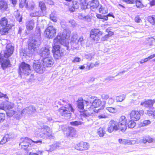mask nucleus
<instances>
[{"mask_svg": "<svg viewBox=\"0 0 155 155\" xmlns=\"http://www.w3.org/2000/svg\"><path fill=\"white\" fill-rule=\"evenodd\" d=\"M151 123L150 121L149 120H144L143 123H141L142 126H145L150 124Z\"/></svg>", "mask_w": 155, "mask_h": 155, "instance_id": "obj_48", "label": "nucleus"}, {"mask_svg": "<svg viewBox=\"0 0 155 155\" xmlns=\"http://www.w3.org/2000/svg\"><path fill=\"white\" fill-rule=\"evenodd\" d=\"M5 116L4 114L0 113V123L3 122L5 120Z\"/></svg>", "mask_w": 155, "mask_h": 155, "instance_id": "obj_50", "label": "nucleus"}, {"mask_svg": "<svg viewBox=\"0 0 155 155\" xmlns=\"http://www.w3.org/2000/svg\"><path fill=\"white\" fill-rule=\"evenodd\" d=\"M69 22L71 23L73 27H74L75 26L76 23L75 21L73 20H70Z\"/></svg>", "mask_w": 155, "mask_h": 155, "instance_id": "obj_57", "label": "nucleus"}, {"mask_svg": "<svg viewBox=\"0 0 155 155\" xmlns=\"http://www.w3.org/2000/svg\"><path fill=\"white\" fill-rule=\"evenodd\" d=\"M7 115L9 117H11L15 113V112L13 110H12L11 109H9L7 110V111L6 112Z\"/></svg>", "mask_w": 155, "mask_h": 155, "instance_id": "obj_43", "label": "nucleus"}, {"mask_svg": "<svg viewBox=\"0 0 155 155\" xmlns=\"http://www.w3.org/2000/svg\"><path fill=\"white\" fill-rule=\"evenodd\" d=\"M38 144L40 145L42 143V141L41 140H33L28 137L21 138V142L19 144V145L21 146L22 149L24 150L27 149L29 150L30 149V147H33L34 144L32 143Z\"/></svg>", "mask_w": 155, "mask_h": 155, "instance_id": "obj_5", "label": "nucleus"}, {"mask_svg": "<svg viewBox=\"0 0 155 155\" xmlns=\"http://www.w3.org/2000/svg\"><path fill=\"white\" fill-rule=\"evenodd\" d=\"M81 61V58H79L77 57L74 58V59L72 61L73 62H79Z\"/></svg>", "mask_w": 155, "mask_h": 155, "instance_id": "obj_58", "label": "nucleus"}, {"mask_svg": "<svg viewBox=\"0 0 155 155\" xmlns=\"http://www.w3.org/2000/svg\"><path fill=\"white\" fill-rule=\"evenodd\" d=\"M14 106V104H11L8 105V110L9 109H12Z\"/></svg>", "mask_w": 155, "mask_h": 155, "instance_id": "obj_62", "label": "nucleus"}, {"mask_svg": "<svg viewBox=\"0 0 155 155\" xmlns=\"http://www.w3.org/2000/svg\"><path fill=\"white\" fill-rule=\"evenodd\" d=\"M41 61L43 62L44 66L47 67H51L54 63V59L49 56L42 58Z\"/></svg>", "mask_w": 155, "mask_h": 155, "instance_id": "obj_15", "label": "nucleus"}, {"mask_svg": "<svg viewBox=\"0 0 155 155\" xmlns=\"http://www.w3.org/2000/svg\"><path fill=\"white\" fill-rule=\"evenodd\" d=\"M119 142L123 144L134 145L136 143V141L134 140H126L123 139H119Z\"/></svg>", "mask_w": 155, "mask_h": 155, "instance_id": "obj_20", "label": "nucleus"}, {"mask_svg": "<svg viewBox=\"0 0 155 155\" xmlns=\"http://www.w3.org/2000/svg\"><path fill=\"white\" fill-rule=\"evenodd\" d=\"M69 133L68 134L71 137H73L75 135L76 133V131L73 128L70 127L68 129Z\"/></svg>", "mask_w": 155, "mask_h": 155, "instance_id": "obj_30", "label": "nucleus"}, {"mask_svg": "<svg viewBox=\"0 0 155 155\" xmlns=\"http://www.w3.org/2000/svg\"><path fill=\"white\" fill-rule=\"evenodd\" d=\"M114 101V99L112 98H110L108 101V104L110 105L113 104Z\"/></svg>", "mask_w": 155, "mask_h": 155, "instance_id": "obj_56", "label": "nucleus"}, {"mask_svg": "<svg viewBox=\"0 0 155 155\" xmlns=\"http://www.w3.org/2000/svg\"><path fill=\"white\" fill-rule=\"evenodd\" d=\"M108 38V35H106L101 38V41H107Z\"/></svg>", "mask_w": 155, "mask_h": 155, "instance_id": "obj_55", "label": "nucleus"}, {"mask_svg": "<svg viewBox=\"0 0 155 155\" xmlns=\"http://www.w3.org/2000/svg\"><path fill=\"white\" fill-rule=\"evenodd\" d=\"M136 5L137 8H142L144 7L142 0H135Z\"/></svg>", "mask_w": 155, "mask_h": 155, "instance_id": "obj_35", "label": "nucleus"}, {"mask_svg": "<svg viewBox=\"0 0 155 155\" xmlns=\"http://www.w3.org/2000/svg\"><path fill=\"white\" fill-rule=\"evenodd\" d=\"M31 71L30 65L24 62H22L19 66L18 73L21 77L23 75L25 76H28L31 73Z\"/></svg>", "mask_w": 155, "mask_h": 155, "instance_id": "obj_7", "label": "nucleus"}, {"mask_svg": "<svg viewBox=\"0 0 155 155\" xmlns=\"http://www.w3.org/2000/svg\"><path fill=\"white\" fill-rule=\"evenodd\" d=\"M14 50V47L10 44H8L7 45L6 49L4 51L3 57L8 58L11 56L13 54Z\"/></svg>", "mask_w": 155, "mask_h": 155, "instance_id": "obj_14", "label": "nucleus"}, {"mask_svg": "<svg viewBox=\"0 0 155 155\" xmlns=\"http://www.w3.org/2000/svg\"><path fill=\"white\" fill-rule=\"evenodd\" d=\"M125 96L124 94L120 95L116 97V101L117 102L122 101L125 98Z\"/></svg>", "mask_w": 155, "mask_h": 155, "instance_id": "obj_37", "label": "nucleus"}, {"mask_svg": "<svg viewBox=\"0 0 155 155\" xmlns=\"http://www.w3.org/2000/svg\"><path fill=\"white\" fill-rule=\"evenodd\" d=\"M70 31L64 30L62 32L58 34L57 37L54 39L52 51L54 57L55 59H59L61 58L63 55L62 52L61 51L59 50L60 44L66 47L68 50L71 48L76 49H78L79 45L78 40H72L70 43H69L68 39L70 37Z\"/></svg>", "mask_w": 155, "mask_h": 155, "instance_id": "obj_1", "label": "nucleus"}, {"mask_svg": "<svg viewBox=\"0 0 155 155\" xmlns=\"http://www.w3.org/2000/svg\"><path fill=\"white\" fill-rule=\"evenodd\" d=\"M38 54L41 57L44 58L50 56V50L47 47L42 48L39 50Z\"/></svg>", "mask_w": 155, "mask_h": 155, "instance_id": "obj_17", "label": "nucleus"}, {"mask_svg": "<svg viewBox=\"0 0 155 155\" xmlns=\"http://www.w3.org/2000/svg\"><path fill=\"white\" fill-rule=\"evenodd\" d=\"M39 6L40 8L41 12L45 11L46 9V7L45 3L43 2L40 1L39 2Z\"/></svg>", "mask_w": 155, "mask_h": 155, "instance_id": "obj_34", "label": "nucleus"}, {"mask_svg": "<svg viewBox=\"0 0 155 155\" xmlns=\"http://www.w3.org/2000/svg\"><path fill=\"white\" fill-rule=\"evenodd\" d=\"M8 7L6 2L3 0H0V9L5 10Z\"/></svg>", "mask_w": 155, "mask_h": 155, "instance_id": "obj_29", "label": "nucleus"}, {"mask_svg": "<svg viewBox=\"0 0 155 155\" xmlns=\"http://www.w3.org/2000/svg\"><path fill=\"white\" fill-rule=\"evenodd\" d=\"M106 110L110 113L114 114L117 112V110L116 109L112 107H107Z\"/></svg>", "mask_w": 155, "mask_h": 155, "instance_id": "obj_39", "label": "nucleus"}, {"mask_svg": "<svg viewBox=\"0 0 155 155\" xmlns=\"http://www.w3.org/2000/svg\"><path fill=\"white\" fill-rule=\"evenodd\" d=\"M155 103V100H149L145 101L144 102H141L140 105L144 106L146 107H152L153 104Z\"/></svg>", "mask_w": 155, "mask_h": 155, "instance_id": "obj_22", "label": "nucleus"}, {"mask_svg": "<svg viewBox=\"0 0 155 155\" xmlns=\"http://www.w3.org/2000/svg\"><path fill=\"white\" fill-rule=\"evenodd\" d=\"M27 113L29 114V110L28 107L24 108L21 112V114L22 116Z\"/></svg>", "mask_w": 155, "mask_h": 155, "instance_id": "obj_47", "label": "nucleus"}, {"mask_svg": "<svg viewBox=\"0 0 155 155\" xmlns=\"http://www.w3.org/2000/svg\"><path fill=\"white\" fill-rule=\"evenodd\" d=\"M61 144L59 143H55L50 146L49 149L48 150L50 151H52L56 149L61 147Z\"/></svg>", "mask_w": 155, "mask_h": 155, "instance_id": "obj_28", "label": "nucleus"}, {"mask_svg": "<svg viewBox=\"0 0 155 155\" xmlns=\"http://www.w3.org/2000/svg\"><path fill=\"white\" fill-rule=\"evenodd\" d=\"M136 123L134 120H131L129 121L128 123V125L129 128H133L135 126Z\"/></svg>", "mask_w": 155, "mask_h": 155, "instance_id": "obj_42", "label": "nucleus"}, {"mask_svg": "<svg viewBox=\"0 0 155 155\" xmlns=\"http://www.w3.org/2000/svg\"><path fill=\"white\" fill-rule=\"evenodd\" d=\"M94 55L92 53L85 54L84 56L85 58L88 61H90L93 58Z\"/></svg>", "mask_w": 155, "mask_h": 155, "instance_id": "obj_41", "label": "nucleus"}, {"mask_svg": "<svg viewBox=\"0 0 155 155\" xmlns=\"http://www.w3.org/2000/svg\"><path fill=\"white\" fill-rule=\"evenodd\" d=\"M61 102H62L63 103L62 104L64 105V106L61 107L58 110L59 114L62 116L66 117L67 119H70L71 114L70 112H74V109L73 108L72 106L70 104H67V102L66 100L64 99L61 100Z\"/></svg>", "mask_w": 155, "mask_h": 155, "instance_id": "obj_4", "label": "nucleus"}, {"mask_svg": "<svg viewBox=\"0 0 155 155\" xmlns=\"http://www.w3.org/2000/svg\"><path fill=\"white\" fill-rule=\"evenodd\" d=\"M84 2L85 5H82L81 6V8L83 9L88 8L89 6L91 10H93L97 8L99 5V3L98 0H92L91 1L89 2L88 3L87 5H86L85 1Z\"/></svg>", "mask_w": 155, "mask_h": 155, "instance_id": "obj_9", "label": "nucleus"}, {"mask_svg": "<svg viewBox=\"0 0 155 155\" xmlns=\"http://www.w3.org/2000/svg\"><path fill=\"white\" fill-rule=\"evenodd\" d=\"M124 2L128 4H133L135 2V0H123Z\"/></svg>", "mask_w": 155, "mask_h": 155, "instance_id": "obj_53", "label": "nucleus"}, {"mask_svg": "<svg viewBox=\"0 0 155 155\" xmlns=\"http://www.w3.org/2000/svg\"><path fill=\"white\" fill-rule=\"evenodd\" d=\"M98 117L100 119L106 118L107 117V116L105 114H103L101 115H99L98 116Z\"/></svg>", "mask_w": 155, "mask_h": 155, "instance_id": "obj_60", "label": "nucleus"}, {"mask_svg": "<svg viewBox=\"0 0 155 155\" xmlns=\"http://www.w3.org/2000/svg\"><path fill=\"white\" fill-rule=\"evenodd\" d=\"M103 34V32L99 29H93L91 31L90 37L92 40L98 43L100 40L99 36L102 35Z\"/></svg>", "mask_w": 155, "mask_h": 155, "instance_id": "obj_8", "label": "nucleus"}, {"mask_svg": "<svg viewBox=\"0 0 155 155\" xmlns=\"http://www.w3.org/2000/svg\"><path fill=\"white\" fill-rule=\"evenodd\" d=\"M89 148V145L87 142H81L77 144L75 147V149L79 150H87Z\"/></svg>", "mask_w": 155, "mask_h": 155, "instance_id": "obj_16", "label": "nucleus"}, {"mask_svg": "<svg viewBox=\"0 0 155 155\" xmlns=\"http://www.w3.org/2000/svg\"><path fill=\"white\" fill-rule=\"evenodd\" d=\"M99 11L101 13L105 14L108 11L107 8L105 6L101 5L99 9Z\"/></svg>", "mask_w": 155, "mask_h": 155, "instance_id": "obj_33", "label": "nucleus"}, {"mask_svg": "<svg viewBox=\"0 0 155 155\" xmlns=\"http://www.w3.org/2000/svg\"><path fill=\"white\" fill-rule=\"evenodd\" d=\"M30 15L31 17H39L43 15V14L40 10L38 11L32 10V11L31 12Z\"/></svg>", "mask_w": 155, "mask_h": 155, "instance_id": "obj_25", "label": "nucleus"}, {"mask_svg": "<svg viewBox=\"0 0 155 155\" xmlns=\"http://www.w3.org/2000/svg\"><path fill=\"white\" fill-rule=\"evenodd\" d=\"M35 25L33 20H30L28 21L26 23V27L27 29L30 31L33 29Z\"/></svg>", "mask_w": 155, "mask_h": 155, "instance_id": "obj_23", "label": "nucleus"}, {"mask_svg": "<svg viewBox=\"0 0 155 155\" xmlns=\"http://www.w3.org/2000/svg\"><path fill=\"white\" fill-rule=\"evenodd\" d=\"M101 97L103 100H106L109 98V96L108 94H103L101 95Z\"/></svg>", "mask_w": 155, "mask_h": 155, "instance_id": "obj_51", "label": "nucleus"}, {"mask_svg": "<svg viewBox=\"0 0 155 155\" xmlns=\"http://www.w3.org/2000/svg\"><path fill=\"white\" fill-rule=\"evenodd\" d=\"M5 108L4 107V103L0 104V109L2 110H5Z\"/></svg>", "mask_w": 155, "mask_h": 155, "instance_id": "obj_61", "label": "nucleus"}, {"mask_svg": "<svg viewBox=\"0 0 155 155\" xmlns=\"http://www.w3.org/2000/svg\"><path fill=\"white\" fill-rule=\"evenodd\" d=\"M77 107L78 109V110L81 112H83L84 111V100L81 97L79 98L77 101Z\"/></svg>", "mask_w": 155, "mask_h": 155, "instance_id": "obj_21", "label": "nucleus"}, {"mask_svg": "<svg viewBox=\"0 0 155 155\" xmlns=\"http://www.w3.org/2000/svg\"><path fill=\"white\" fill-rule=\"evenodd\" d=\"M12 25H8L7 27H5L0 29V34L2 35H6L8 33V31L12 27Z\"/></svg>", "mask_w": 155, "mask_h": 155, "instance_id": "obj_24", "label": "nucleus"}, {"mask_svg": "<svg viewBox=\"0 0 155 155\" xmlns=\"http://www.w3.org/2000/svg\"><path fill=\"white\" fill-rule=\"evenodd\" d=\"M70 124L73 126H77L79 125L82 124L83 122L80 121H75L70 122Z\"/></svg>", "mask_w": 155, "mask_h": 155, "instance_id": "obj_38", "label": "nucleus"}, {"mask_svg": "<svg viewBox=\"0 0 155 155\" xmlns=\"http://www.w3.org/2000/svg\"><path fill=\"white\" fill-rule=\"evenodd\" d=\"M130 116L131 120L134 121H137L140 118V114L137 111L132 110L130 113Z\"/></svg>", "mask_w": 155, "mask_h": 155, "instance_id": "obj_19", "label": "nucleus"}, {"mask_svg": "<svg viewBox=\"0 0 155 155\" xmlns=\"http://www.w3.org/2000/svg\"><path fill=\"white\" fill-rule=\"evenodd\" d=\"M135 21L137 23H140L141 22V20L139 16H137L135 18Z\"/></svg>", "mask_w": 155, "mask_h": 155, "instance_id": "obj_54", "label": "nucleus"}, {"mask_svg": "<svg viewBox=\"0 0 155 155\" xmlns=\"http://www.w3.org/2000/svg\"><path fill=\"white\" fill-rule=\"evenodd\" d=\"M50 19L53 22H56L57 21V18L54 13H52L50 14Z\"/></svg>", "mask_w": 155, "mask_h": 155, "instance_id": "obj_40", "label": "nucleus"}, {"mask_svg": "<svg viewBox=\"0 0 155 155\" xmlns=\"http://www.w3.org/2000/svg\"><path fill=\"white\" fill-rule=\"evenodd\" d=\"M85 101L87 104V108L90 111L89 113L87 111H86L85 114L87 116L91 115L94 112H98V111L103 107L101 101L94 96H89Z\"/></svg>", "mask_w": 155, "mask_h": 155, "instance_id": "obj_2", "label": "nucleus"}, {"mask_svg": "<svg viewBox=\"0 0 155 155\" xmlns=\"http://www.w3.org/2000/svg\"><path fill=\"white\" fill-rule=\"evenodd\" d=\"M147 43L150 46H155V39L152 37L148 38L147 39Z\"/></svg>", "mask_w": 155, "mask_h": 155, "instance_id": "obj_31", "label": "nucleus"}, {"mask_svg": "<svg viewBox=\"0 0 155 155\" xmlns=\"http://www.w3.org/2000/svg\"><path fill=\"white\" fill-rule=\"evenodd\" d=\"M47 37L49 38H52L56 33V29L53 26H50L45 30Z\"/></svg>", "mask_w": 155, "mask_h": 155, "instance_id": "obj_12", "label": "nucleus"}, {"mask_svg": "<svg viewBox=\"0 0 155 155\" xmlns=\"http://www.w3.org/2000/svg\"><path fill=\"white\" fill-rule=\"evenodd\" d=\"M14 14H16L15 15V17L16 18L17 20L19 22L21 21L22 19V17L20 15L19 13L18 12V11L17 12H15Z\"/></svg>", "mask_w": 155, "mask_h": 155, "instance_id": "obj_45", "label": "nucleus"}, {"mask_svg": "<svg viewBox=\"0 0 155 155\" xmlns=\"http://www.w3.org/2000/svg\"><path fill=\"white\" fill-rule=\"evenodd\" d=\"M35 32L33 38L31 41L28 47L29 52L31 53H34L41 43L40 29L39 28H37Z\"/></svg>", "mask_w": 155, "mask_h": 155, "instance_id": "obj_3", "label": "nucleus"}, {"mask_svg": "<svg viewBox=\"0 0 155 155\" xmlns=\"http://www.w3.org/2000/svg\"><path fill=\"white\" fill-rule=\"evenodd\" d=\"M105 129L103 127H100L97 130V134L100 137H103L105 134Z\"/></svg>", "mask_w": 155, "mask_h": 155, "instance_id": "obj_32", "label": "nucleus"}, {"mask_svg": "<svg viewBox=\"0 0 155 155\" xmlns=\"http://www.w3.org/2000/svg\"><path fill=\"white\" fill-rule=\"evenodd\" d=\"M0 25L1 26L3 27H7L8 25H11L8 24V20L5 17H3L1 19Z\"/></svg>", "mask_w": 155, "mask_h": 155, "instance_id": "obj_27", "label": "nucleus"}, {"mask_svg": "<svg viewBox=\"0 0 155 155\" xmlns=\"http://www.w3.org/2000/svg\"><path fill=\"white\" fill-rule=\"evenodd\" d=\"M19 7L21 8H23L25 6L26 8L28 7L27 3H26V0H19Z\"/></svg>", "mask_w": 155, "mask_h": 155, "instance_id": "obj_36", "label": "nucleus"}, {"mask_svg": "<svg viewBox=\"0 0 155 155\" xmlns=\"http://www.w3.org/2000/svg\"><path fill=\"white\" fill-rule=\"evenodd\" d=\"M127 119L124 116H122L120 117L118 123V126L119 129L122 132H124L127 128Z\"/></svg>", "mask_w": 155, "mask_h": 155, "instance_id": "obj_10", "label": "nucleus"}, {"mask_svg": "<svg viewBox=\"0 0 155 155\" xmlns=\"http://www.w3.org/2000/svg\"><path fill=\"white\" fill-rule=\"evenodd\" d=\"M119 129L117 123L114 120H111L109 122V125L107 128V131L110 133L117 131Z\"/></svg>", "mask_w": 155, "mask_h": 155, "instance_id": "obj_11", "label": "nucleus"}, {"mask_svg": "<svg viewBox=\"0 0 155 155\" xmlns=\"http://www.w3.org/2000/svg\"><path fill=\"white\" fill-rule=\"evenodd\" d=\"M27 155H38V154H36L35 153L28 152Z\"/></svg>", "mask_w": 155, "mask_h": 155, "instance_id": "obj_64", "label": "nucleus"}, {"mask_svg": "<svg viewBox=\"0 0 155 155\" xmlns=\"http://www.w3.org/2000/svg\"><path fill=\"white\" fill-rule=\"evenodd\" d=\"M33 67L34 70L38 73L42 74L45 70V67L44 66V64L42 65L39 62L34 63Z\"/></svg>", "mask_w": 155, "mask_h": 155, "instance_id": "obj_13", "label": "nucleus"}, {"mask_svg": "<svg viewBox=\"0 0 155 155\" xmlns=\"http://www.w3.org/2000/svg\"><path fill=\"white\" fill-rule=\"evenodd\" d=\"M12 138L11 136L7 134L4 137L0 142V144H3L5 143L8 141H10V139Z\"/></svg>", "mask_w": 155, "mask_h": 155, "instance_id": "obj_26", "label": "nucleus"}, {"mask_svg": "<svg viewBox=\"0 0 155 155\" xmlns=\"http://www.w3.org/2000/svg\"><path fill=\"white\" fill-rule=\"evenodd\" d=\"M78 17L79 18L81 19H85L87 20L90 18V17L87 15L86 16H83L81 15L80 14L78 16Z\"/></svg>", "mask_w": 155, "mask_h": 155, "instance_id": "obj_52", "label": "nucleus"}, {"mask_svg": "<svg viewBox=\"0 0 155 155\" xmlns=\"http://www.w3.org/2000/svg\"><path fill=\"white\" fill-rule=\"evenodd\" d=\"M28 107L30 113H35L36 112V109L35 107L33 106H30Z\"/></svg>", "mask_w": 155, "mask_h": 155, "instance_id": "obj_44", "label": "nucleus"}, {"mask_svg": "<svg viewBox=\"0 0 155 155\" xmlns=\"http://www.w3.org/2000/svg\"><path fill=\"white\" fill-rule=\"evenodd\" d=\"M45 1L46 3L50 5H54V2L51 0H45Z\"/></svg>", "mask_w": 155, "mask_h": 155, "instance_id": "obj_59", "label": "nucleus"}, {"mask_svg": "<svg viewBox=\"0 0 155 155\" xmlns=\"http://www.w3.org/2000/svg\"><path fill=\"white\" fill-rule=\"evenodd\" d=\"M77 33L76 32H74L72 33V35L71 36V40H74V41L78 40Z\"/></svg>", "mask_w": 155, "mask_h": 155, "instance_id": "obj_46", "label": "nucleus"}, {"mask_svg": "<svg viewBox=\"0 0 155 155\" xmlns=\"http://www.w3.org/2000/svg\"><path fill=\"white\" fill-rule=\"evenodd\" d=\"M69 10L71 12H74L75 11V8L72 6H70L69 7Z\"/></svg>", "mask_w": 155, "mask_h": 155, "instance_id": "obj_63", "label": "nucleus"}, {"mask_svg": "<svg viewBox=\"0 0 155 155\" xmlns=\"http://www.w3.org/2000/svg\"><path fill=\"white\" fill-rule=\"evenodd\" d=\"M39 136L43 139L50 138L53 136L52 130L48 126H43L39 133Z\"/></svg>", "mask_w": 155, "mask_h": 155, "instance_id": "obj_6", "label": "nucleus"}, {"mask_svg": "<svg viewBox=\"0 0 155 155\" xmlns=\"http://www.w3.org/2000/svg\"><path fill=\"white\" fill-rule=\"evenodd\" d=\"M149 21L151 24L155 26V15H154L150 18Z\"/></svg>", "mask_w": 155, "mask_h": 155, "instance_id": "obj_49", "label": "nucleus"}, {"mask_svg": "<svg viewBox=\"0 0 155 155\" xmlns=\"http://www.w3.org/2000/svg\"><path fill=\"white\" fill-rule=\"evenodd\" d=\"M0 62L1 63L2 67L3 69H5L8 65L10 61L7 58L3 57L2 53L0 54Z\"/></svg>", "mask_w": 155, "mask_h": 155, "instance_id": "obj_18", "label": "nucleus"}]
</instances>
